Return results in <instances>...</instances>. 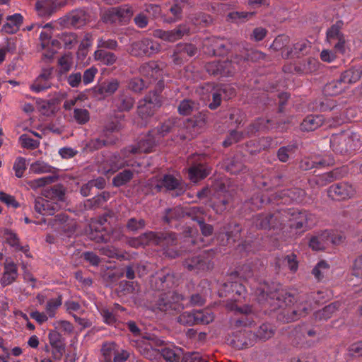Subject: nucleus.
<instances>
[{"label": "nucleus", "instance_id": "1", "mask_svg": "<svg viewBox=\"0 0 362 362\" xmlns=\"http://www.w3.org/2000/svg\"><path fill=\"white\" fill-rule=\"evenodd\" d=\"M313 224V216L307 212L297 211H282L269 216H259L257 218L256 226L264 229H278L283 233L288 229H305Z\"/></svg>", "mask_w": 362, "mask_h": 362}, {"label": "nucleus", "instance_id": "2", "mask_svg": "<svg viewBox=\"0 0 362 362\" xmlns=\"http://www.w3.org/2000/svg\"><path fill=\"white\" fill-rule=\"evenodd\" d=\"M133 342L140 354L150 361L157 360L163 356L167 362L179 361L180 349L168 347L163 349L160 353L158 349L153 347L158 344V340L153 337H142Z\"/></svg>", "mask_w": 362, "mask_h": 362}, {"label": "nucleus", "instance_id": "3", "mask_svg": "<svg viewBox=\"0 0 362 362\" xmlns=\"http://www.w3.org/2000/svg\"><path fill=\"white\" fill-rule=\"evenodd\" d=\"M64 201V192L62 187L45 189L41 197L35 199V211L43 216L53 215Z\"/></svg>", "mask_w": 362, "mask_h": 362}, {"label": "nucleus", "instance_id": "4", "mask_svg": "<svg viewBox=\"0 0 362 362\" xmlns=\"http://www.w3.org/2000/svg\"><path fill=\"white\" fill-rule=\"evenodd\" d=\"M361 146V136L349 130L333 134L330 139V147L337 153H351L360 149Z\"/></svg>", "mask_w": 362, "mask_h": 362}, {"label": "nucleus", "instance_id": "5", "mask_svg": "<svg viewBox=\"0 0 362 362\" xmlns=\"http://www.w3.org/2000/svg\"><path fill=\"white\" fill-rule=\"evenodd\" d=\"M106 221L103 218L100 220L93 219L89 224V232H87L90 239L95 242H108L116 240L120 238V233L114 231L111 234L106 231V226H104Z\"/></svg>", "mask_w": 362, "mask_h": 362}, {"label": "nucleus", "instance_id": "6", "mask_svg": "<svg viewBox=\"0 0 362 362\" xmlns=\"http://www.w3.org/2000/svg\"><path fill=\"white\" fill-rule=\"evenodd\" d=\"M346 122L345 118L339 119H325L323 115H310L305 117L300 124V128L303 131H314L322 125L326 127H332L338 126Z\"/></svg>", "mask_w": 362, "mask_h": 362}, {"label": "nucleus", "instance_id": "7", "mask_svg": "<svg viewBox=\"0 0 362 362\" xmlns=\"http://www.w3.org/2000/svg\"><path fill=\"white\" fill-rule=\"evenodd\" d=\"M327 193L331 199L339 201L354 197L356 191L352 185L348 182H339L330 186Z\"/></svg>", "mask_w": 362, "mask_h": 362}, {"label": "nucleus", "instance_id": "8", "mask_svg": "<svg viewBox=\"0 0 362 362\" xmlns=\"http://www.w3.org/2000/svg\"><path fill=\"white\" fill-rule=\"evenodd\" d=\"M159 45L149 39L133 42L129 52L132 55L136 57L151 56L159 50Z\"/></svg>", "mask_w": 362, "mask_h": 362}, {"label": "nucleus", "instance_id": "9", "mask_svg": "<svg viewBox=\"0 0 362 362\" xmlns=\"http://www.w3.org/2000/svg\"><path fill=\"white\" fill-rule=\"evenodd\" d=\"M310 309V305L308 303L299 302L292 307L286 308L279 316V319L285 322H292L305 316Z\"/></svg>", "mask_w": 362, "mask_h": 362}, {"label": "nucleus", "instance_id": "10", "mask_svg": "<svg viewBox=\"0 0 362 362\" xmlns=\"http://www.w3.org/2000/svg\"><path fill=\"white\" fill-rule=\"evenodd\" d=\"M66 2V0H38L35 3V11L40 17H49Z\"/></svg>", "mask_w": 362, "mask_h": 362}, {"label": "nucleus", "instance_id": "11", "mask_svg": "<svg viewBox=\"0 0 362 362\" xmlns=\"http://www.w3.org/2000/svg\"><path fill=\"white\" fill-rule=\"evenodd\" d=\"M189 28L187 24H182L172 30H156L153 36L165 41L175 42L181 39L185 35L188 34Z\"/></svg>", "mask_w": 362, "mask_h": 362}, {"label": "nucleus", "instance_id": "12", "mask_svg": "<svg viewBox=\"0 0 362 362\" xmlns=\"http://www.w3.org/2000/svg\"><path fill=\"white\" fill-rule=\"evenodd\" d=\"M52 76V69H43L41 74L35 78L33 83L30 85V90L35 93H38L51 88Z\"/></svg>", "mask_w": 362, "mask_h": 362}, {"label": "nucleus", "instance_id": "13", "mask_svg": "<svg viewBox=\"0 0 362 362\" xmlns=\"http://www.w3.org/2000/svg\"><path fill=\"white\" fill-rule=\"evenodd\" d=\"M141 74L149 78L150 82L163 81V68L156 62H150L143 64L139 69Z\"/></svg>", "mask_w": 362, "mask_h": 362}, {"label": "nucleus", "instance_id": "14", "mask_svg": "<svg viewBox=\"0 0 362 362\" xmlns=\"http://www.w3.org/2000/svg\"><path fill=\"white\" fill-rule=\"evenodd\" d=\"M132 153L129 152V148L122 151L119 154L113 155L110 160V168L104 170V173H115L125 165H133L127 158L129 157Z\"/></svg>", "mask_w": 362, "mask_h": 362}, {"label": "nucleus", "instance_id": "15", "mask_svg": "<svg viewBox=\"0 0 362 362\" xmlns=\"http://www.w3.org/2000/svg\"><path fill=\"white\" fill-rule=\"evenodd\" d=\"M49 344L52 348V356L56 360H59L65 350V346L62 340L61 335L54 330H51L48 334Z\"/></svg>", "mask_w": 362, "mask_h": 362}, {"label": "nucleus", "instance_id": "16", "mask_svg": "<svg viewBox=\"0 0 362 362\" xmlns=\"http://www.w3.org/2000/svg\"><path fill=\"white\" fill-rule=\"evenodd\" d=\"M330 231L324 230L313 235L309 241V246L313 250H322L329 244Z\"/></svg>", "mask_w": 362, "mask_h": 362}, {"label": "nucleus", "instance_id": "17", "mask_svg": "<svg viewBox=\"0 0 362 362\" xmlns=\"http://www.w3.org/2000/svg\"><path fill=\"white\" fill-rule=\"evenodd\" d=\"M151 186L152 188L160 191L163 188L168 190L175 189L179 185V180L170 175H166L160 179H155L151 181Z\"/></svg>", "mask_w": 362, "mask_h": 362}, {"label": "nucleus", "instance_id": "18", "mask_svg": "<svg viewBox=\"0 0 362 362\" xmlns=\"http://www.w3.org/2000/svg\"><path fill=\"white\" fill-rule=\"evenodd\" d=\"M167 298H170L171 300L165 301V300L162 298L159 300L158 303V308L160 310L167 311L169 310H179L180 309H182V305L180 303V301L183 300V297L180 295L174 293H168L167 294Z\"/></svg>", "mask_w": 362, "mask_h": 362}, {"label": "nucleus", "instance_id": "19", "mask_svg": "<svg viewBox=\"0 0 362 362\" xmlns=\"http://www.w3.org/2000/svg\"><path fill=\"white\" fill-rule=\"evenodd\" d=\"M197 52L196 47L191 44L179 45L173 54L175 64H181L187 57H192Z\"/></svg>", "mask_w": 362, "mask_h": 362}, {"label": "nucleus", "instance_id": "20", "mask_svg": "<svg viewBox=\"0 0 362 362\" xmlns=\"http://www.w3.org/2000/svg\"><path fill=\"white\" fill-rule=\"evenodd\" d=\"M18 276L17 265L13 262H6L4 266V272L1 278V284L6 286L11 284Z\"/></svg>", "mask_w": 362, "mask_h": 362}, {"label": "nucleus", "instance_id": "21", "mask_svg": "<svg viewBox=\"0 0 362 362\" xmlns=\"http://www.w3.org/2000/svg\"><path fill=\"white\" fill-rule=\"evenodd\" d=\"M64 21L67 26L80 28L86 23L87 16L84 11L75 10L66 16Z\"/></svg>", "mask_w": 362, "mask_h": 362}, {"label": "nucleus", "instance_id": "22", "mask_svg": "<svg viewBox=\"0 0 362 362\" xmlns=\"http://www.w3.org/2000/svg\"><path fill=\"white\" fill-rule=\"evenodd\" d=\"M362 77V66H357L351 67L343 73L340 78L343 82L349 88V85L356 83Z\"/></svg>", "mask_w": 362, "mask_h": 362}, {"label": "nucleus", "instance_id": "23", "mask_svg": "<svg viewBox=\"0 0 362 362\" xmlns=\"http://www.w3.org/2000/svg\"><path fill=\"white\" fill-rule=\"evenodd\" d=\"M156 144V139L151 134L141 139L136 147H129V152L132 154L151 152Z\"/></svg>", "mask_w": 362, "mask_h": 362}, {"label": "nucleus", "instance_id": "24", "mask_svg": "<svg viewBox=\"0 0 362 362\" xmlns=\"http://www.w3.org/2000/svg\"><path fill=\"white\" fill-rule=\"evenodd\" d=\"M309 47L310 42L308 40H302L293 45V48L291 50L288 48L284 49L281 52V55L285 58L298 56L300 54L307 52Z\"/></svg>", "mask_w": 362, "mask_h": 362}, {"label": "nucleus", "instance_id": "25", "mask_svg": "<svg viewBox=\"0 0 362 362\" xmlns=\"http://www.w3.org/2000/svg\"><path fill=\"white\" fill-rule=\"evenodd\" d=\"M23 22V16L19 13L10 16L6 23L3 25L2 30L6 33L12 34L17 32Z\"/></svg>", "mask_w": 362, "mask_h": 362}, {"label": "nucleus", "instance_id": "26", "mask_svg": "<svg viewBox=\"0 0 362 362\" xmlns=\"http://www.w3.org/2000/svg\"><path fill=\"white\" fill-rule=\"evenodd\" d=\"M346 88V85L343 82L341 78L339 77V79L333 80L326 84L324 88V92L327 95H337L341 93Z\"/></svg>", "mask_w": 362, "mask_h": 362}, {"label": "nucleus", "instance_id": "27", "mask_svg": "<svg viewBox=\"0 0 362 362\" xmlns=\"http://www.w3.org/2000/svg\"><path fill=\"white\" fill-rule=\"evenodd\" d=\"M210 173V169L202 164L194 165L191 167L189 170V177L194 182H197L199 180L206 177Z\"/></svg>", "mask_w": 362, "mask_h": 362}, {"label": "nucleus", "instance_id": "28", "mask_svg": "<svg viewBox=\"0 0 362 362\" xmlns=\"http://www.w3.org/2000/svg\"><path fill=\"white\" fill-rule=\"evenodd\" d=\"M229 66H233V70L234 71L235 70V62H224L223 64H220L219 63L213 62V63L209 64L206 69H207V71L211 74L216 75L220 72V74L223 76H228V75L232 74L233 72V71H225V69H226Z\"/></svg>", "mask_w": 362, "mask_h": 362}, {"label": "nucleus", "instance_id": "29", "mask_svg": "<svg viewBox=\"0 0 362 362\" xmlns=\"http://www.w3.org/2000/svg\"><path fill=\"white\" fill-rule=\"evenodd\" d=\"M189 214L192 215H194V217H193V219L197 221V222L200 226L202 233L204 235L207 236L212 233V231H213L212 226L211 225L205 224L204 223V221L201 218H199V216L198 215V214H203V210L201 208L197 207V206L192 207L190 209Z\"/></svg>", "mask_w": 362, "mask_h": 362}, {"label": "nucleus", "instance_id": "30", "mask_svg": "<svg viewBox=\"0 0 362 362\" xmlns=\"http://www.w3.org/2000/svg\"><path fill=\"white\" fill-rule=\"evenodd\" d=\"M156 106L157 105L152 101L145 99L144 101L140 103L138 113L141 119H146L153 115Z\"/></svg>", "mask_w": 362, "mask_h": 362}, {"label": "nucleus", "instance_id": "31", "mask_svg": "<svg viewBox=\"0 0 362 362\" xmlns=\"http://www.w3.org/2000/svg\"><path fill=\"white\" fill-rule=\"evenodd\" d=\"M54 168L43 160H37L30 165V173L34 174H43L52 173Z\"/></svg>", "mask_w": 362, "mask_h": 362}, {"label": "nucleus", "instance_id": "32", "mask_svg": "<svg viewBox=\"0 0 362 362\" xmlns=\"http://www.w3.org/2000/svg\"><path fill=\"white\" fill-rule=\"evenodd\" d=\"M119 87V82L117 79L107 81L98 86V93L104 96L112 95Z\"/></svg>", "mask_w": 362, "mask_h": 362}, {"label": "nucleus", "instance_id": "33", "mask_svg": "<svg viewBox=\"0 0 362 362\" xmlns=\"http://www.w3.org/2000/svg\"><path fill=\"white\" fill-rule=\"evenodd\" d=\"M44 30H42L40 35V40L41 42V46L43 49L47 48L49 49V45L52 43V45H54L55 42L51 40L52 37V25L50 23H47L44 26H42Z\"/></svg>", "mask_w": 362, "mask_h": 362}, {"label": "nucleus", "instance_id": "34", "mask_svg": "<svg viewBox=\"0 0 362 362\" xmlns=\"http://www.w3.org/2000/svg\"><path fill=\"white\" fill-rule=\"evenodd\" d=\"M95 60L100 62L105 65H112L116 62V56L111 52H107L103 49H97L94 52Z\"/></svg>", "mask_w": 362, "mask_h": 362}, {"label": "nucleus", "instance_id": "35", "mask_svg": "<svg viewBox=\"0 0 362 362\" xmlns=\"http://www.w3.org/2000/svg\"><path fill=\"white\" fill-rule=\"evenodd\" d=\"M156 235L153 232L146 233L139 238H132L129 240V244L132 247H138L148 244L151 241H153Z\"/></svg>", "mask_w": 362, "mask_h": 362}, {"label": "nucleus", "instance_id": "36", "mask_svg": "<svg viewBox=\"0 0 362 362\" xmlns=\"http://www.w3.org/2000/svg\"><path fill=\"white\" fill-rule=\"evenodd\" d=\"M196 324H209L211 322L214 316L209 310H194Z\"/></svg>", "mask_w": 362, "mask_h": 362}, {"label": "nucleus", "instance_id": "37", "mask_svg": "<svg viewBox=\"0 0 362 362\" xmlns=\"http://www.w3.org/2000/svg\"><path fill=\"white\" fill-rule=\"evenodd\" d=\"M74 58L71 54H66L62 56L58 60L59 72L66 74L69 71L73 66Z\"/></svg>", "mask_w": 362, "mask_h": 362}, {"label": "nucleus", "instance_id": "38", "mask_svg": "<svg viewBox=\"0 0 362 362\" xmlns=\"http://www.w3.org/2000/svg\"><path fill=\"white\" fill-rule=\"evenodd\" d=\"M339 306V303H333L325 306L322 310L316 313V317L320 320H327L330 318L333 313L337 310Z\"/></svg>", "mask_w": 362, "mask_h": 362}, {"label": "nucleus", "instance_id": "39", "mask_svg": "<svg viewBox=\"0 0 362 362\" xmlns=\"http://www.w3.org/2000/svg\"><path fill=\"white\" fill-rule=\"evenodd\" d=\"M54 178L52 176H46L37 179L28 181V185L33 189L36 190L38 188L46 186L54 182Z\"/></svg>", "mask_w": 362, "mask_h": 362}, {"label": "nucleus", "instance_id": "40", "mask_svg": "<svg viewBox=\"0 0 362 362\" xmlns=\"http://www.w3.org/2000/svg\"><path fill=\"white\" fill-rule=\"evenodd\" d=\"M133 176V173L130 170H124L118 173L112 180V183L116 187H119L128 182Z\"/></svg>", "mask_w": 362, "mask_h": 362}, {"label": "nucleus", "instance_id": "41", "mask_svg": "<svg viewBox=\"0 0 362 362\" xmlns=\"http://www.w3.org/2000/svg\"><path fill=\"white\" fill-rule=\"evenodd\" d=\"M184 265L190 271L195 269H204L206 267V262L200 259L199 257H196L187 259L185 262Z\"/></svg>", "mask_w": 362, "mask_h": 362}, {"label": "nucleus", "instance_id": "42", "mask_svg": "<svg viewBox=\"0 0 362 362\" xmlns=\"http://www.w3.org/2000/svg\"><path fill=\"white\" fill-rule=\"evenodd\" d=\"M274 330L271 325L263 324L257 331L256 336L261 339L267 340L270 339L274 335Z\"/></svg>", "mask_w": 362, "mask_h": 362}, {"label": "nucleus", "instance_id": "43", "mask_svg": "<svg viewBox=\"0 0 362 362\" xmlns=\"http://www.w3.org/2000/svg\"><path fill=\"white\" fill-rule=\"evenodd\" d=\"M115 8L117 10V15L118 16V22L126 23L132 18L133 11L131 7L124 6Z\"/></svg>", "mask_w": 362, "mask_h": 362}, {"label": "nucleus", "instance_id": "44", "mask_svg": "<svg viewBox=\"0 0 362 362\" xmlns=\"http://www.w3.org/2000/svg\"><path fill=\"white\" fill-rule=\"evenodd\" d=\"M105 362H112V356H115L116 345L114 343L104 344L101 349Z\"/></svg>", "mask_w": 362, "mask_h": 362}, {"label": "nucleus", "instance_id": "45", "mask_svg": "<svg viewBox=\"0 0 362 362\" xmlns=\"http://www.w3.org/2000/svg\"><path fill=\"white\" fill-rule=\"evenodd\" d=\"M329 270V264L325 261H321L315 267L313 270V274L316 279L320 280L328 273Z\"/></svg>", "mask_w": 362, "mask_h": 362}, {"label": "nucleus", "instance_id": "46", "mask_svg": "<svg viewBox=\"0 0 362 362\" xmlns=\"http://www.w3.org/2000/svg\"><path fill=\"white\" fill-rule=\"evenodd\" d=\"M19 141L23 148L35 149L40 145V141L32 139L30 135L24 134L19 137Z\"/></svg>", "mask_w": 362, "mask_h": 362}, {"label": "nucleus", "instance_id": "47", "mask_svg": "<svg viewBox=\"0 0 362 362\" xmlns=\"http://www.w3.org/2000/svg\"><path fill=\"white\" fill-rule=\"evenodd\" d=\"M73 117L75 121L81 124L88 122L90 119L88 111L83 108L74 109Z\"/></svg>", "mask_w": 362, "mask_h": 362}, {"label": "nucleus", "instance_id": "48", "mask_svg": "<svg viewBox=\"0 0 362 362\" xmlns=\"http://www.w3.org/2000/svg\"><path fill=\"white\" fill-rule=\"evenodd\" d=\"M177 320L180 324L184 325L192 326L195 325L196 320L194 318V310L183 312L178 317Z\"/></svg>", "mask_w": 362, "mask_h": 362}, {"label": "nucleus", "instance_id": "49", "mask_svg": "<svg viewBox=\"0 0 362 362\" xmlns=\"http://www.w3.org/2000/svg\"><path fill=\"white\" fill-rule=\"evenodd\" d=\"M62 305V299L60 297L49 300L46 305V313L49 317H53L56 310Z\"/></svg>", "mask_w": 362, "mask_h": 362}, {"label": "nucleus", "instance_id": "50", "mask_svg": "<svg viewBox=\"0 0 362 362\" xmlns=\"http://www.w3.org/2000/svg\"><path fill=\"white\" fill-rule=\"evenodd\" d=\"M102 19L105 23H112L118 22L116 8L111 7L105 10L102 13Z\"/></svg>", "mask_w": 362, "mask_h": 362}, {"label": "nucleus", "instance_id": "51", "mask_svg": "<svg viewBox=\"0 0 362 362\" xmlns=\"http://www.w3.org/2000/svg\"><path fill=\"white\" fill-rule=\"evenodd\" d=\"M334 47L337 52H339L341 54L346 53L347 51L351 50L350 43L344 35H342L339 40H337V42L334 44Z\"/></svg>", "mask_w": 362, "mask_h": 362}, {"label": "nucleus", "instance_id": "52", "mask_svg": "<svg viewBox=\"0 0 362 362\" xmlns=\"http://www.w3.org/2000/svg\"><path fill=\"white\" fill-rule=\"evenodd\" d=\"M255 14V12H232L228 14V18L236 23H242Z\"/></svg>", "mask_w": 362, "mask_h": 362}, {"label": "nucleus", "instance_id": "53", "mask_svg": "<svg viewBox=\"0 0 362 362\" xmlns=\"http://www.w3.org/2000/svg\"><path fill=\"white\" fill-rule=\"evenodd\" d=\"M223 287L226 288L225 291L230 292L231 291V292H235L238 296H242L245 293V286L237 282L224 284Z\"/></svg>", "mask_w": 362, "mask_h": 362}, {"label": "nucleus", "instance_id": "54", "mask_svg": "<svg viewBox=\"0 0 362 362\" xmlns=\"http://www.w3.org/2000/svg\"><path fill=\"white\" fill-rule=\"evenodd\" d=\"M13 170L15 175L18 177H21L26 169V160L25 158L19 157L18 158L13 165Z\"/></svg>", "mask_w": 362, "mask_h": 362}, {"label": "nucleus", "instance_id": "55", "mask_svg": "<svg viewBox=\"0 0 362 362\" xmlns=\"http://www.w3.org/2000/svg\"><path fill=\"white\" fill-rule=\"evenodd\" d=\"M54 221L55 223H54L53 226H57L59 224V228L64 231H66L67 230V228H66L67 226L73 225L72 223H71V221H70L69 220L68 217L64 214H57L54 217Z\"/></svg>", "mask_w": 362, "mask_h": 362}, {"label": "nucleus", "instance_id": "56", "mask_svg": "<svg viewBox=\"0 0 362 362\" xmlns=\"http://www.w3.org/2000/svg\"><path fill=\"white\" fill-rule=\"evenodd\" d=\"M197 108L194 103L189 100H185L179 105L178 111L181 115H187Z\"/></svg>", "mask_w": 362, "mask_h": 362}, {"label": "nucleus", "instance_id": "57", "mask_svg": "<svg viewBox=\"0 0 362 362\" xmlns=\"http://www.w3.org/2000/svg\"><path fill=\"white\" fill-rule=\"evenodd\" d=\"M117 107L121 111L129 110L134 105V100L132 97L129 96H121L118 100Z\"/></svg>", "mask_w": 362, "mask_h": 362}, {"label": "nucleus", "instance_id": "58", "mask_svg": "<svg viewBox=\"0 0 362 362\" xmlns=\"http://www.w3.org/2000/svg\"><path fill=\"white\" fill-rule=\"evenodd\" d=\"M343 35L340 33L339 29L336 25H332L327 31V41L332 45L334 42L337 41Z\"/></svg>", "mask_w": 362, "mask_h": 362}, {"label": "nucleus", "instance_id": "59", "mask_svg": "<svg viewBox=\"0 0 362 362\" xmlns=\"http://www.w3.org/2000/svg\"><path fill=\"white\" fill-rule=\"evenodd\" d=\"M296 147L288 146L281 148L278 151V158L281 162H286L288 158L294 153Z\"/></svg>", "mask_w": 362, "mask_h": 362}, {"label": "nucleus", "instance_id": "60", "mask_svg": "<svg viewBox=\"0 0 362 362\" xmlns=\"http://www.w3.org/2000/svg\"><path fill=\"white\" fill-rule=\"evenodd\" d=\"M124 127V119L123 117L119 116L117 118H115L112 121H111L107 126L106 129L109 132H118Z\"/></svg>", "mask_w": 362, "mask_h": 362}, {"label": "nucleus", "instance_id": "61", "mask_svg": "<svg viewBox=\"0 0 362 362\" xmlns=\"http://www.w3.org/2000/svg\"><path fill=\"white\" fill-rule=\"evenodd\" d=\"M117 42L115 40L106 39L104 37H100L98 40V49H101V48L114 49L117 47Z\"/></svg>", "mask_w": 362, "mask_h": 362}, {"label": "nucleus", "instance_id": "62", "mask_svg": "<svg viewBox=\"0 0 362 362\" xmlns=\"http://www.w3.org/2000/svg\"><path fill=\"white\" fill-rule=\"evenodd\" d=\"M0 201L5 203L8 206H12L15 209L19 206L18 202L13 196L6 194L1 191H0Z\"/></svg>", "mask_w": 362, "mask_h": 362}, {"label": "nucleus", "instance_id": "63", "mask_svg": "<svg viewBox=\"0 0 362 362\" xmlns=\"http://www.w3.org/2000/svg\"><path fill=\"white\" fill-rule=\"evenodd\" d=\"M98 73V69L91 66L90 68L86 69L83 75L82 81L85 85H88L92 83L94 80V78Z\"/></svg>", "mask_w": 362, "mask_h": 362}, {"label": "nucleus", "instance_id": "64", "mask_svg": "<svg viewBox=\"0 0 362 362\" xmlns=\"http://www.w3.org/2000/svg\"><path fill=\"white\" fill-rule=\"evenodd\" d=\"M185 362H209L206 356H202L199 353H192L185 357Z\"/></svg>", "mask_w": 362, "mask_h": 362}]
</instances>
